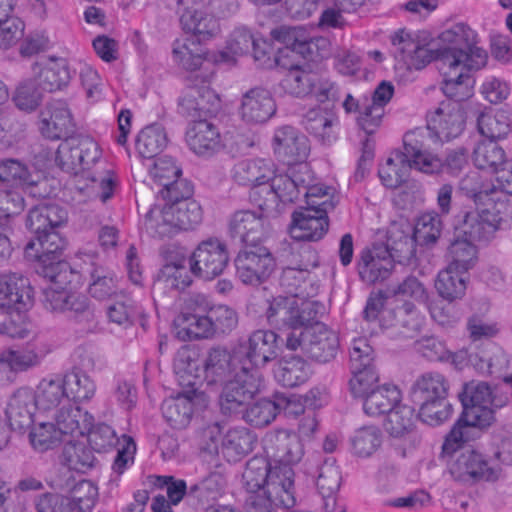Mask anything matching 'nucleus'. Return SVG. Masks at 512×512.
<instances>
[{
	"instance_id": "f257e3e1",
	"label": "nucleus",
	"mask_w": 512,
	"mask_h": 512,
	"mask_svg": "<svg viewBox=\"0 0 512 512\" xmlns=\"http://www.w3.org/2000/svg\"><path fill=\"white\" fill-rule=\"evenodd\" d=\"M477 34L464 23H456L439 35L438 71L447 97L468 99L473 94L472 70L486 65L487 53L476 46Z\"/></svg>"
},
{
	"instance_id": "f03ea898",
	"label": "nucleus",
	"mask_w": 512,
	"mask_h": 512,
	"mask_svg": "<svg viewBox=\"0 0 512 512\" xmlns=\"http://www.w3.org/2000/svg\"><path fill=\"white\" fill-rule=\"evenodd\" d=\"M308 262L283 269L280 284L287 295L268 301L266 316L270 324L283 327H300L318 313V304L310 299L316 288L310 281V269L317 266L314 253H305Z\"/></svg>"
},
{
	"instance_id": "7ed1b4c3",
	"label": "nucleus",
	"mask_w": 512,
	"mask_h": 512,
	"mask_svg": "<svg viewBox=\"0 0 512 512\" xmlns=\"http://www.w3.org/2000/svg\"><path fill=\"white\" fill-rule=\"evenodd\" d=\"M242 478L249 493L246 512H275L276 507L289 509L296 503L295 473L291 467L273 466L264 457H253Z\"/></svg>"
},
{
	"instance_id": "20e7f679",
	"label": "nucleus",
	"mask_w": 512,
	"mask_h": 512,
	"mask_svg": "<svg viewBox=\"0 0 512 512\" xmlns=\"http://www.w3.org/2000/svg\"><path fill=\"white\" fill-rule=\"evenodd\" d=\"M101 150L97 142L87 136L65 139L58 146L55 162L66 173L78 178L88 179L93 185H98L102 201L109 199L115 187V177L110 170L99 169L92 171L100 164Z\"/></svg>"
},
{
	"instance_id": "39448f33",
	"label": "nucleus",
	"mask_w": 512,
	"mask_h": 512,
	"mask_svg": "<svg viewBox=\"0 0 512 512\" xmlns=\"http://www.w3.org/2000/svg\"><path fill=\"white\" fill-rule=\"evenodd\" d=\"M173 369L178 384L188 390L167 398L162 404V413L172 426L182 428L189 423L194 406L203 400V394L197 388L202 378L198 360L192 358L188 349L177 352Z\"/></svg>"
},
{
	"instance_id": "423d86ee",
	"label": "nucleus",
	"mask_w": 512,
	"mask_h": 512,
	"mask_svg": "<svg viewBox=\"0 0 512 512\" xmlns=\"http://www.w3.org/2000/svg\"><path fill=\"white\" fill-rule=\"evenodd\" d=\"M202 220V209L193 199L156 205L146 214L143 226L154 237H170L180 230L193 229Z\"/></svg>"
},
{
	"instance_id": "0eeeda50",
	"label": "nucleus",
	"mask_w": 512,
	"mask_h": 512,
	"mask_svg": "<svg viewBox=\"0 0 512 512\" xmlns=\"http://www.w3.org/2000/svg\"><path fill=\"white\" fill-rule=\"evenodd\" d=\"M64 240L55 231L37 234L25 247L26 256L37 260L41 273L46 279L56 283H71L77 277L70 264L60 259Z\"/></svg>"
},
{
	"instance_id": "6e6552de",
	"label": "nucleus",
	"mask_w": 512,
	"mask_h": 512,
	"mask_svg": "<svg viewBox=\"0 0 512 512\" xmlns=\"http://www.w3.org/2000/svg\"><path fill=\"white\" fill-rule=\"evenodd\" d=\"M509 219H512V203L508 199L495 198L467 212L459 233L471 242L487 243L494 238L501 224Z\"/></svg>"
},
{
	"instance_id": "1a4fd4ad",
	"label": "nucleus",
	"mask_w": 512,
	"mask_h": 512,
	"mask_svg": "<svg viewBox=\"0 0 512 512\" xmlns=\"http://www.w3.org/2000/svg\"><path fill=\"white\" fill-rule=\"evenodd\" d=\"M311 180V170L307 164L289 168L287 173H276L260 190L252 194L253 201L259 208L276 209L279 202L290 203L298 199L301 186Z\"/></svg>"
},
{
	"instance_id": "9d476101",
	"label": "nucleus",
	"mask_w": 512,
	"mask_h": 512,
	"mask_svg": "<svg viewBox=\"0 0 512 512\" xmlns=\"http://www.w3.org/2000/svg\"><path fill=\"white\" fill-rule=\"evenodd\" d=\"M311 321L300 327H288L291 333L287 335V347L291 350L300 348L311 358L319 362L333 359L338 349V337L325 324Z\"/></svg>"
},
{
	"instance_id": "9b49d317",
	"label": "nucleus",
	"mask_w": 512,
	"mask_h": 512,
	"mask_svg": "<svg viewBox=\"0 0 512 512\" xmlns=\"http://www.w3.org/2000/svg\"><path fill=\"white\" fill-rule=\"evenodd\" d=\"M282 68L288 70L282 80L286 93L300 98L313 96L321 103L337 99L338 89L334 83L312 71L309 65H297L294 58H290V65Z\"/></svg>"
},
{
	"instance_id": "f8f14e48",
	"label": "nucleus",
	"mask_w": 512,
	"mask_h": 512,
	"mask_svg": "<svg viewBox=\"0 0 512 512\" xmlns=\"http://www.w3.org/2000/svg\"><path fill=\"white\" fill-rule=\"evenodd\" d=\"M262 381V374L259 371L249 370V367L243 364L239 373L233 374V377L223 384L219 398L222 412L234 413L249 405L260 392Z\"/></svg>"
},
{
	"instance_id": "ddd939ff",
	"label": "nucleus",
	"mask_w": 512,
	"mask_h": 512,
	"mask_svg": "<svg viewBox=\"0 0 512 512\" xmlns=\"http://www.w3.org/2000/svg\"><path fill=\"white\" fill-rule=\"evenodd\" d=\"M276 262L264 246H246L235 258L237 278L246 285L256 286L266 281L275 270Z\"/></svg>"
},
{
	"instance_id": "4468645a",
	"label": "nucleus",
	"mask_w": 512,
	"mask_h": 512,
	"mask_svg": "<svg viewBox=\"0 0 512 512\" xmlns=\"http://www.w3.org/2000/svg\"><path fill=\"white\" fill-rule=\"evenodd\" d=\"M449 472L461 482L495 481L500 474L483 453L470 446H465L454 455L449 463Z\"/></svg>"
},
{
	"instance_id": "2eb2a0df",
	"label": "nucleus",
	"mask_w": 512,
	"mask_h": 512,
	"mask_svg": "<svg viewBox=\"0 0 512 512\" xmlns=\"http://www.w3.org/2000/svg\"><path fill=\"white\" fill-rule=\"evenodd\" d=\"M229 263V253L224 243L217 239L202 241L189 258L193 275L203 280L220 276Z\"/></svg>"
},
{
	"instance_id": "dca6fc26",
	"label": "nucleus",
	"mask_w": 512,
	"mask_h": 512,
	"mask_svg": "<svg viewBox=\"0 0 512 512\" xmlns=\"http://www.w3.org/2000/svg\"><path fill=\"white\" fill-rule=\"evenodd\" d=\"M450 98L455 101H442L427 115V130L440 142L457 138L465 126L464 111L459 103L464 99Z\"/></svg>"
},
{
	"instance_id": "f3484780",
	"label": "nucleus",
	"mask_w": 512,
	"mask_h": 512,
	"mask_svg": "<svg viewBox=\"0 0 512 512\" xmlns=\"http://www.w3.org/2000/svg\"><path fill=\"white\" fill-rule=\"evenodd\" d=\"M459 399L463 406L464 421L480 428H485L493 422L492 391L488 384L479 381L466 383L459 394Z\"/></svg>"
},
{
	"instance_id": "a211bd4d",
	"label": "nucleus",
	"mask_w": 512,
	"mask_h": 512,
	"mask_svg": "<svg viewBox=\"0 0 512 512\" xmlns=\"http://www.w3.org/2000/svg\"><path fill=\"white\" fill-rule=\"evenodd\" d=\"M174 322L177 336L182 340L213 336L208 303L204 297L191 298Z\"/></svg>"
},
{
	"instance_id": "6ab92c4d",
	"label": "nucleus",
	"mask_w": 512,
	"mask_h": 512,
	"mask_svg": "<svg viewBox=\"0 0 512 512\" xmlns=\"http://www.w3.org/2000/svg\"><path fill=\"white\" fill-rule=\"evenodd\" d=\"M272 38L282 44L288 45L295 37L294 29L280 27L271 31ZM254 60L264 68L288 67L290 58L296 53L288 46L274 48L272 43L264 39H255L253 44Z\"/></svg>"
},
{
	"instance_id": "aec40b11",
	"label": "nucleus",
	"mask_w": 512,
	"mask_h": 512,
	"mask_svg": "<svg viewBox=\"0 0 512 512\" xmlns=\"http://www.w3.org/2000/svg\"><path fill=\"white\" fill-rule=\"evenodd\" d=\"M34 304V289L28 278L15 273L0 275V309L8 314L25 312Z\"/></svg>"
},
{
	"instance_id": "412c9836",
	"label": "nucleus",
	"mask_w": 512,
	"mask_h": 512,
	"mask_svg": "<svg viewBox=\"0 0 512 512\" xmlns=\"http://www.w3.org/2000/svg\"><path fill=\"white\" fill-rule=\"evenodd\" d=\"M272 149L276 157L288 165L306 164L310 153L308 138L292 126H281L274 132Z\"/></svg>"
},
{
	"instance_id": "4be33fe9",
	"label": "nucleus",
	"mask_w": 512,
	"mask_h": 512,
	"mask_svg": "<svg viewBox=\"0 0 512 512\" xmlns=\"http://www.w3.org/2000/svg\"><path fill=\"white\" fill-rule=\"evenodd\" d=\"M236 351L242 365L248 366L249 370L259 371V368L276 357L277 335L270 330H257Z\"/></svg>"
},
{
	"instance_id": "5701e85b",
	"label": "nucleus",
	"mask_w": 512,
	"mask_h": 512,
	"mask_svg": "<svg viewBox=\"0 0 512 512\" xmlns=\"http://www.w3.org/2000/svg\"><path fill=\"white\" fill-rule=\"evenodd\" d=\"M425 130L414 129L404 135V151L410 166L421 173L433 175L444 170L443 160L427 150L424 144Z\"/></svg>"
},
{
	"instance_id": "b1692460",
	"label": "nucleus",
	"mask_w": 512,
	"mask_h": 512,
	"mask_svg": "<svg viewBox=\"0 0 512 512\" xmlns=\"http://www.w3.org/2000/svg\"><path fill=\"white\" fill-rule=\"evenodd\" d=\"M269 212L262 208L235 212L229 223L231 236L247 246L258 245L266 233Z\"/></svg>"
},
{
	"instance_id": "393cba45",
	"label": "nucleus",
	"mask_w": 512,
	"mask_h": 512,
	"mask_svg": "<svg viewBox=\"0 0 512 512\" xmlns=\"http://www.w3.org/2000/svg\"><path fill=\"white\" fill-rule=\"evenodd\" d=\"M329 228L327 212L313 207H301L294 211L289 226L290 236L298 241H318Z\"/></svg>"
},
{
	"instance_id": "a878e982",
	"label": "nucleus",
	"mask_w": 512,
	"mask_h": 512,
	"mask_svg": "<svg viewBox=\"0 0 512 512\" xmlns=\"http://www.w3.org/2000/svg\"><path fill=\"white\" fill-rule=\"evenodd\" d=\"M391 43L396 49L397 57L408 69L420 70L433 60L438 63V49H429L404 29L396 31L391 36Z\"/></svg>"
},
{
	"instance_id": "bb28decb",
	"label": "nucleus",
	"mask_w": 512,
	"mask_h": 512,
	"mask_svg": "<svg viewBox=\"0 0 512 512\" xmlns=\"http://www.w3.org/2000/svg\"><path fill=\"white\" fill-rule=\"evenodd\" d=\"M394 268L393 256L387 246L374 245L363 249L357 261L360 279L373 284L386 279Z\"/></svg>"
},
{
	"instance_id": "cd10ccee",
	"label": "nucleus",
	"mask_w": 512,
	"mask_h": 512,
	"mask_svg": "<svg viewBox=\"0 0 512 512\" xmlns=\"http://www.w3.org/2000/svg\"><path fill=\"white\" fill-rule=\"evenodd\" d=\"M50 283L43 290V303L47 310L53 313H68L70 316L90 314L88 300L84 295L70 292L66 286L69 283Z\"/></svg>"
},
{
	"instance_id": "c85d7f7f",
	"label": "nucleus",
	"mask_w": 512,
	"mask_h": 512,
	"mask_svg": "<svg viewBox=\"0 0 512 512\" xmlns=\"http://www.w3.org/2000/svg\"><path fill=\"white\" fill-rule=\"evenodd\" d=\"M181 112L189 117H202L216 113L220 108V98L210 86L208 80L200 84L189 85L179 101Z\"/></svg>"
},
{
	"instance_id": "c756f323",
	"label": "nucleus",
	"mask_w": 512,
	"mask_h": 512,
	"mask_svg": "<svg viewBox=\"0 0 512 512\" xmlns=\"http://www.w3.org/2000/svg\"><path fill=\"white\" fill-rule=\"evenodd\" d=\"M276 102L271 92L254 87L246 91L240 101L239 116L247 124H263L276 113Z\"/></svg>"
},
{
	"instance_id": "7c9ffc66",
	"label": "nucleus",
	"mask_w": 512,
	"mask_h": 512,
	"mask_svg": "<svg viewBox=\"0 0 512 512\" xmlns=\"http://www.w3.org/2000/svg\"><path fill=\"white\" fill-rule=\"evenodd\" d=\"M37 409L33 389L20 387L7 398L4 413L11 429L22 431L34 423Z\"/></svg>"
},
{
	"instance_id": "2f4dec72",
	"label": "nucleus",
	"mask_w": 512,
	"mask_h": 512,
	"mask_svg": "<svg viewBox=\"0 0 512 512\" xmlns=\"http://www.w3.org/2000/svg\"><path fill=\"white\" fill-rule=\"evenodd\" d=\"M267 453L273 458V466L291 467L298 464L304 456V447L299 437L287 430H278L266 439Z\"/></svg>"
},
{
	"instance_id": "473e14b6",
	"label": "nucleus",
	"mask_w": 512,
	"mask_h": 512,
	"mask_svg": "<svg viewBox=\"0 0 512 512\" xmlns=\"http://www.w3.org/2000/svg\"><path fill=\"white\" fill-rule=\"evenodd\" d=\"M52 420L65 443L84 439L94 418L88 411L68 404L58 408L53 414Z\"/></svg>"
},
{
	"instance_id": "72a5a7b5",
	"label": "nucleus",
	"mask_w": 512,
	"mask_h": 512,
	"mask_svg": "<svg viewBox=\"0 0 512 512\" xmlns=\"http://www.w3.org/2000/svg\"><path fill=\"white\" fill-rule=\"evenodd\" d=\"M242 360L236 349L230 353L222 348H214L204 362L203 380L207 384H224L233 374L239 373Z\"/></svg>"
},
{
	"instance_id": "f704fd0d",
	"label": "nucleus",
	"mask_w": 512,
	"mask_h": 512,
	"mask_svg": "<svg viewBox=\"0 0 512 512\" xmlns=\"http://www.w3.org/2000/svg\"><path fill=\"white\" fill-rule=\"evenodd\" d=\"M186 142L195 154L201 156L212 155L223 146L217 127L206 120L195 121L189 126Z\"/></svg>"
},
{
	"instance_id": "c9c22d12",
	"label": "nucleus",
	"mask_w": 512,
	"mask_h": 512,
	"mask_svg": "<svg viewBox=\"0 0 512 512\" xmlns=\"http://www.w3.org/2000/svg\"><path fill=\"white\" fill-rule=\"evenodd\" d=\"M274 164L266 159H246L233 168V179L240 185L251 186V195L266 185L274 174Z\"/></svg>"
},
{
	"instance_id": "e433bc0d",
	"label": "nucleus",
	"mask_w": 512,
	"mask_h": 512,
	"mask_svg": "<svg viewBox=\"0 0 512 512\" xmlns=\"http://www.w3.org/2000/svg\"><path fill=\"white\" fill-rule=\"evenodd\" d=\"M305 127L318 141L331 145L338 138V117L328 108H314L305 116Z\"/></svg>"
},
{
	"instance_id": "4c0bfd02",
	"label": "nucleus",
	"mask_w": 512,
	"mask_h": 512,
	"mask_svg": "<svg viewBox=\"0 0 512 512\" xmlns=\"http://www.w3.org/2000/svg\"><path fill=\"white\" fill-rule=\"evenodd\" d=\"M449 382L439 372H427L420 375L411 387V397L415 403L447 399Z\"/></svg>"
},
{
	"instance_id": "58836bf2",
	"label": "nucleus",
	"mask_w": 512,
	"mask_h": 512,
	"mask_svg": "<svg viewBox=\"0 0 512 512\" xmlns=\"http://www.w3.org/2000/svg\"><path fill=\"white\" fill-rule=\"evenodd\" d=\"M214 53H207L193 38L176 40L172 47V60L180 68L187 71L198 70L204 61H212Z\"/></svg>"
},
{
	"instance_id": "ea45409f",
	"label": "nucleus",
	"mask_w": 512,
	"mask_h": 512,
	"mask_svg": "<svg viewBox=\"0 0 512 512\" xmlns=\"http://www.w3.org/2000/svg\"><path fill=\"white\" fill-rule=\"evenodd\" d=\"M72 127L70 111L63 102L50 104L41 114L39 129L49 139H59Z\"/></svg>"
},
{
	"instance_id": "a19ab883",
	"label": "nucleus",
	"mask_w": 512,
	"mask_h": 512,
	"mask_svg": "<svg viewBox=\"0 0 512 512\" xmlns=\"http://www.w3.org/2000/svg\"><path fill=\"white\" fill-rule=\"evenodd\" d=\"M471 160L473 165L481 171L495 174L506 163V153L495 140L478 141L472 150Z\"/></svg>"
},
{
	"instance_id": "79ce46f5",
	"label": "nucleus",
	"mask_w": 512,
	"mask_h": 512,
	"mask_svg": "<svg viewBox=\"0 0 512 512\" xmlns=\"http://www.w3.org/2000/svg\"><path fill=\"white\" fill-rule=\"evenodd\" d=\"M67 221V211L56 204H41L30 210L27 226L35 234L55 231Z\"/></svg>"
},
{
	"instance_id": "37998d69",
	"label": "nucleus",
	"mask_w": 512,
	"mask_h": 512,
	"mask_svg": "<svg viewBox=\"0 0 512 512\" xmlns=\"http://www.w3.org/2000/svg\"><path fill=\"white\" fill-rule=\"evenodd\" d=\"M41 175L39 172L30 171L22 162L15 159H5L0 161V180L12 182L19 189L33 196V191L38 185Z\"/></svg>"
},
{
	"instance_id": "c03bdc74",
	"label": "nucleus",
	"mask_w": 512,
	"mask_h": 512,
	"mask_svg": "<svg viewBox=\"0 0 512 512\" xmlns=\"http://www.w3.org/2000/svg\"><path fill=\"white\" fill-rule=\"evenodd\" d=\"M70 79L68 61L64 58H50L40 69L37 84L42 91L53 92L67 86Z\"/></svg>"
},
{
	"instance_id": "a18cd8bd",
	"label": "nucleus",
	"mask_w": 512,
	"mask_h": 512,
	"mask_svg": "<svg viewBox=\"0 0 512 512\" xmlns=\"http://www.w3.org/2000/svg\"><path fill=\"white\" fill-rule=\"evenodd\" d=\"M254 436L244 427L229 428L221 441L220 452L229 462L242 459L252 450Z\"/></svg>"
},
{
	"instance_id": "49530a36",
	"label": "nucleus",
	"mask_w": 512,
	"mask_h": 512,
	"mask_svg": "<svg viewBox=\"0 0 512 512\" xmlns=\"http://www.w3.org/2000/svg\"><path fill=\"white\" fill-rule=\"evenodd\" d=\"M401 391L395 385L385 384L376 387L363 401L364 412L369 416H380L389 413L401 402Z\"/></svg>"
},
{
	"instance_id": "de8ad7c7",
	"label": "nucleus",
	"mask_w": 512,
	"mask_h": 512,
	"mask_svg": "<svg viewBox=\"0 0 512 512\" xmlns=\"http://www.w3.org/2000/svg\"><path fill=\"white\" fill-rule=\"evenodd\" d=\"M33 391L38 409L44 411L58 407L67 399L60 374L44 377Z\"/></svg>"
},
{
	"instance_id": "09e8293b",
	"label": "nucleus",
	"mask_w": 512,
	"mask_h": 512,
	"mask_svg": "<svg viewBox=\"0 0 512 512\" xmlns=\"http://www.w3.org/2000/svg\"><path fill=\"white\" fill-rule=\"evenodd\" d=\"M66 398L74 402H87L93 398L96 385L91 377L79 369H72L61 375Z\"/></svg>"
},
{
	"instance_id": "8fccbe9b",
	"label": "nucleus",
	"mask_w": 512,
	"mask_h": 512,
	"mask_svg": "<svg viewBox=\"0 0 512 512\" xmlns=\"http://www.w3.org/2000/svg\"><path fill=\"white\" fill-rule=\"evenodd\" d=\"M435 288L438 294L445 300L452 302L461 299L467 288V273L447 266L439 271Z\"/></svg>"
},
{
	"instance_id": "3c124183",
	"label": "nucleus",
	"mask_w": 512,
	"mask_h": 512,
	"mask_svg": "<svg viewBox=\"0 0 512 512\" xmlns=\"http://www.w3.org/2000/svg\"><path fill=\"white\" fill-rule=\"evenodd\" d=\"M291 405L285 398H278L276 401L260 399L252 405H247L243 418L246 422L256 427H263L270 424L277 414Z\"/></svg>"
},
{
	"instance_id": "603ef678",
	"label": "nucleus",
	"mask_w": 512,
	"mask_h": 512,
	"mask_svg": "<svg viewBox=\"0 0 512 512\" xmlns=\"http://www.w3.org/2000/svg\"><path fill=\"white\" fill-rule=\"evenodd\" d=\"M255 38L246 27L236 28L229 36L226 47L214 53L212 62L234 63L236 58L246 54L253 47Z\"/></svg>"
},
{
	"instance_id": "864d4df0",
	"label": "nucleus",
	"mask_w": 512,
	"mask_h": 512,
	"mask_svg": "<svg viewBox=\"0 0 512 512\" xmlns=\"http://www.w3.org/2000/svg\"><path fill=\"white\" fill-rule=\"evenodd\" d=\"M477 126L480 134L488 139H501L510 132V116L504 110L489 108L479 114Z\"/></svg>"
},
{
	"instance_id": "5fc2aeb1",
	"label": "nucleus",
	"mask_w": 512,
	"mask_h": 512,
	"mask_svg": "<svg viewBox=\"0 0 512 512\" xmlns=\"http://www.w3.org/2000/svg\"><path fill=\"white\" fill-rule=\"evenodd\" d=\"M410 166L405 151H394L379 168V177L388 188H397L409 177Z\"/></svg>"
},
{
	"instance_id": "6e6d98bb",
	"label": "nucleus",
	"mask_w": 512,
	"mask_h": 512,
	"mask_svg": "<svg viewBox=\"0 0 512 512\" xmlns=\"http://www.w3.org/2000/svg\"><path fill=\"white\" fill-rule=\"evenodd\" d=\"M310 375L308 364L299 357L283 359L274 370L275 379L285 387H295L304 383Z\"/></svg>"
},
{
	"instance_id": "4d7b16f0",
	"label": "nucleus",
	"mask_w": 512,
	"mask_h": 512,
	"mask_svg": "<svg viewBox=\"0 0 512 512\" xmlns=\"http://www.w3.org/2000/svg\"><path fill=\"white\" fill-rule=\"evenodd\" d=\"M181 24L183 29L198 37L199 40H206L218 32L217 20L198 10H186L181 16Z\"/></svg>"
},
{
	"instance_id": "13d9d810",
	"label": "nucleus",
	"mask_w": 512,
	"mask_h": 512,
	"mask_svg": "<svg viewBox=\"0 0 512 512\" xmlns=\"http://www.w3.org/2000/svg\"><path fill=\"white\" fill-rule=\"evenodd\" d=\"M29 441L33 449L38 452H45L64 444V438L53 420L35 422L29 431Z\"/></svg>"
},
{
	"instance_id": "bf43d9fd",
	"label": "nucleus",
	"mask_w": 512,
	"mask_h": 512,
	"mask_svg": "<svg viewBox=\"0 0 512 512\" xmlns=\"http://www.w3.org/2000/svg\"><path fill=\"white\" fill-rule=\"evenodd\" d=\"M460 190L468 197L474 199L476 205L483 204L490 200L506 199L495 188L486 183L478 171L468 172L459 183Z\"/></svg>"
},
{
	"instance_id": "052dcab7",
	"label": "nucleus",
	"mask_w": 512,
	"mask_h": 512,
	"mask_svg": "<svg viewBox=\"0 0 512 512\" xmlns=\"http://www.w3.org/2000/svg\"><path fill=\"white\" fill-rule=\"evenodd\" d=\"M167 143L168 138L164 128L153 124L141 130L136 147L140 155L152 158L158 155L167 146Z\"/></svg>"
},
{
	"instance_id": "680f3d73",
	"label": "nucleus",
	"mask_w": 512,
	"mask_h": 512,
	"mask_svg": "<svg viewBox=\"0 0 512 512\" xmlns=\"http://www.w3.org/2000/svg\"><path fill=\"white\" fill-rule=\"evenodd\" d=\"M414 423V409L400 402L387 414L384 428L391 436L398 438L410 433Z\"/></svg>"
},
{
	"instance_id": "e2e57ef3",
	"label": "nucleus",
	"mask_w": 512,
	"mask_h": 512,
	"mask_svg": "<svg viewBox=\"0 0 512 512\" xmlns=\"http://www.w3.org/2000/svg\"><path fill=\"white\" fill-rule=\"evenodd\" d=\"M189 261L184 257L166 263L159 273V280L175 289H184L192 283Z\"/></svg>"
},
{
	"instance_id": "0e129e2a",
	"label": "nucleus",
	"mask_w": 512,
	"mask_h": 512,
	"mask_svg": "<svg viewBox=\"0 0 512 512\" xmlns=\"http://www.w3.org/2000/svg\"><path fill=\"white\" fill-rule=\"evenodd\" d=\"M84 439H78L75 442H65L63 450V459L65 464L72 470L85 472L95 465L96 458L92 449L87 448Z\"/></svg>"
},
{
	"instance_id": "69168bd1",
	"label": "nucleus",
	"mask_w": 512,
	"mask_h": 512,
	"mask_svg": "<svg viewBox=\"0 0 512 512\" xmlns=\"http://www.w3.org/2000/svg\"><path fill=\"white\" fill-rule=\"evenodd\" d=\"M312 182L313 175L311 174V180L301 186V192H304L306 198V207H313L326 212L333 209L335 188L323 183L313 184Z\"/></svg>"
},
{
	"instance_id": "338daca9",
	"label": "nucleus",
	"mask_w": 512,
	"mask_h": 512,
	"mask_svg": "<svg viewBox=\"0 0 512 512\" xmlns=\"http://www.w3.org/2000/svg\"><path fill=\"white\" fill-rule=\"evenodd\" d=\"M449 263L447 266L467 273L477 260L476 245L468 239H456L449 248Z\"/></svg>"
},
{
	"instance_id": "774afa93",
	"label": "nucleus",
	"mask_w": 512,
	"mask_h": 512,
	"mask_svg": "<svg viewBox=\"0 0 512 512\" xmlns=\"http://www.w3.org/2000/svg\"><path fill=\"white\" fill-rule=\"evenodd\" d=\"M382 443L381 431L375 426H364L355 431L351 439L353 452L359 457H369Z\"/></svg>"
}]
</instances>
